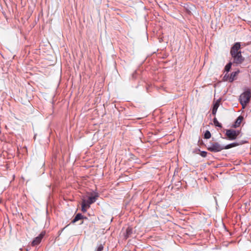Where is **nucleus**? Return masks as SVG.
Listing matches in <instances>:
<instances>
[{
	"label": "nucleus",
	"mask_w": 251,
	"mask_h": 251,
	"mask_svg": "<svg viewBox=\"0 0 251 251\" xmlns=\"http://www.w3.org/2000/svg\"><path fill=\"white\" fill-rule=\"evenodd\" d=\"M224 148V149L227 150V149H229L233 148V146H232V144H229V145L226 146V147H225Z\"/></svg>",
	"instance_id": "obj_17"
},
{
	"label": "nucleus",
	"mask_w": 251,
	"mask_h": 251,
	"mask_svg": "<svg viewBox=\"0 0 251 251\" xmlns=\"http://www.w3.org/2000/svg\"><path fill=\"white\" fill-rule=\"evenodd\" d=\"M231 57H232V59H233L232 63L236 64H240L242 63L245 59L244 57L242 55L241 52L231 55Z\"/></svg>",
	"instance_id": "obj_4"
},
{
	"label": "nucleus",
	"mask_w": 251,
	"mask_h": 251,
	"mask_svg": "<svg viewBox=\"0 0 251 251\" xmlns=\"http://www.w3.org/2000/svg\"><path fill=\"white\" fill-rule=\"evenodd\" d=\"M45 234V232H42L38 236L36 237L31 242V245L35 246L41 243V241Z\"/></svg>",
	"instance_id": "obj_8"
},
{
	"label": "nucleus",
	"mask_w": 251,
	"mask_h": 251,
	"mask_svg": "<svg viewBox=\"0 0 251 251\" xmlns=\"http://www.w3.org/2000/svg\"><path fill=\"white\" fill-rule=\"evenodd\" d=\"M83 218V216L81 214L78 213L75 215V217L72 220V223H75V222H77V221H78L81 219H82Z\"/></svg>",
	"instance_id": "obj_12"
},
{
	"label": "nucleus",
	"mask_w": 251,
	"mask_h": 251,
	"mask_svg": "<svg viewBox=\"0 0 251 251\" xmlns=\"http://www.w3.org/2000/svg\"><path fill=\"white\" fill-rule=\"evenodd\" d=\"M98 197V194L97 193L95 194L92 193L91 196L89 197L87 201L83 199L81 203V211L83 212H86L87 209L90 207V205L96 201Z\"/></svg>",
	"instance_id": "obj_1"
},
{
	"label": "nucleus",
	"mask_w": 251,
	"mask_h": 251,
	"mask_svg": "<svg viewBox=\"0 0 251 251\" xmlns=\"http://www.w3.org/2000/svg\"><path fill=\"white\" fill-rule=\"evenodd\" d=\"M132 233V228L131 227H128L126 229V232L125 234V238L127 239L129 237Z\"/></svg>",
	"instance_id": "obj_10"
},
{
	"label": "nucleus",
	"mask_w": 251,
	"mask_h": 251,
	"mask_svg": "<svg viewBox=\"0 0 251 251\" xmlns=\"http://www.w3.org/2000/svg\"><path fill=\"white\" fill-rule=\"evenodd\" d=\"M239 133V131L234 129H227L226 131V135L230 140H234L235 139H236Z\"/></svg>",
	"instance_id": "obj_5"
},
{
	"label": "nucleus",
	"mask_w": 251,
	"mask_h": 251,
	"mask_svg": "<svg viewBox=\"0 0 251 251\" xmlns=\"http://www.w3.org/2000/svg\"><path fill=\"white\" fill-rule=\"evenodd\" d=\"M233 63L232 62H229V63H228L225 67V70L226 72H228L230 69H231V67L232 66V64Z\"/></svg>",
	"instance_id": "obj_13"
},
{
	"label": "nucleus",
	"mask_w": 251,
	"mask_h": 251,
	"mask_svg": "<svg viewBox=\"0 0 251 251\" xmlns=\"http://www.w3.org/2000/svg\"><path fill=\"white\" fill-rule=\"evenodd\" d=\"M243 119V117L239 116L238 117L237 119L236 120L235 122H234V124L232 126V127H238L240 124L241 123L242 120Z\"/></svg>",
	"instance_id": "obj_9"
},
{
	"label": "nucleus",
	"mask_w": 251,
	"mask_h": 251,
	"mask_svg": "<svg viewBox=\"0 0 251 251\" xmlns=\"http://www.w3.org/2000/svg\"><path fill=\"white\" fill-rule=\"evenodd\" d=\"M240 43L239 42L235 43L233 46L230 48V55L231 54H236L241 52L240 50Z\"/></svg>",
	"instance_id": "obj_6"
},
{
	"label": "nucleus",
	"mask_w": 251,
	"mask_h": 251,
	"mask_svg": "<svg viewBox=\"0 0 251 251\" xmlns=\"http://www.w3.org/2000/svg\"><path fill=\"white\" fill-rule=\"evenodd\" d=\"M239 70L233 72L230 74V75L226 74L224 76V77L226 78V80H228L229 82H232V81H234L235 80L237 75L239 74Z\"/></svg>",
	"instance_id": "obj_7"
},
{
	"label": "nucleus",
	"mask_w": 251,
	"mask_h": 251,
	"mask_svg": "<svg viewBox=\"0 0 251 251\" xmlns=\"http://www.w3.org/2000/svg\"><path fill=\"white\" fill-rule=\"evenodd\" d=\"M238 144L237 143H232L231 144V146H232V148L237 146Z\"/></svg>",
	"instance_id": "obj_19"
},
{
	"label": "nucleus",
	"mask_w": 251,
	"mask_h": 251,
	"mask_svg": "<svg viewBox=\"0 0 251 251\" xmlns=\"http://www.w3.org/2000/svg\"><path fill=\"white\" fill-rule=\"evenodd\" d=\"M206 154H207L206 151H201V155L202 157H205L206 156Z\"/></svg>",
	"instance_id": "obj_18"
},
{
	"label": "nucleus",
	"mask_w": 251,
	"mask_h": 251,
	"mask_svg": "<svg viewBox=\"0 0 251 251\" xmlns=\"http://www.w3.org/2000/svg\"><path fill=\"white\" fill-rule=\"evenodd\" d=\"M251 98V93L249 91H247L240 95L239 100L243 108L246 107L247 104L249 102Z\"/></svg>",
	"instance_id": "obj_2"
},
{
	"label": "nucleus",
	"mask_w": 251,
	"mask_h": 251,
	"mask_svg": "<svg viewBox=\"0 0 251 251\" xmlns=\"http://www.w3.org/2000/svg\"><path fill=\"white\" fill-rule=\"evenodd\" d=\"M208 151L211 152H219L224 149L223 146L217 142L211 143L207 147Z\"/></svg>",
	"instance_id": "obj_3"
},
{
	"label": "nucleus",
	"mask_w": 251,
	"mask_h": 251,
	"mask_svg": "<svg viewBox=\"0 0 251 251\" xmlns=\"http://www.w3.org/2000/svg\"><path fill=\"white\" fill-rule=\"evenodd\" d=\"M213 123H214V124L215 125V126H218V127H222V126L221 124L219 123V122L218 121L217 119L216 118H214V119H213Z\"/></svg>",
	"instance_id": "obj_14"
},
{
	"label": "nucleus",
	"mask_w": 251,
	"mask_h": 251,
	"mask_svg": "<svg viewBox=\"0 0 251 251\" xmlns=\"http://www.w3.org/2000/svg\"><path fill=\"white\" fill-rule=\"evenodd\" d=\"M219 106V102L218 101H216L213 105L212 108V113L213 115H215L217 112V110Z\"/></svg>",
	"instance_id": "obj_11"
},
{
	"label": "nucleus",
	"mask_w": 251,
	"mask_h": 251,
	"mask_svg": "<svg viewBox=\"0 0 251 251\" xmlns=\"http://www.w3.org/2000/svg\"><path fill=\"white\" fill-rule=\"evenodd\" d=\"M103 249V246L102 244H100L98 246L96 249V251H102Z\"/></svg>",
	"instance_id": "obj_16"
},
{
	"label": "nucleus",
	"mask_w": 251,
	"mask_h": 251,
	"mask_svg": "<svg viewBox=\"0 0 251 251\" xmlns=\"http://www.w3.org/2000/svg\"><path fill=\"white\" fill-rule=\"evenodd\" d=\"M211 137V133L208 130H206L204 134V138L205 139H209Z\"/></svg>",
	"instance_id": "obj_15"
}]
</instances>
